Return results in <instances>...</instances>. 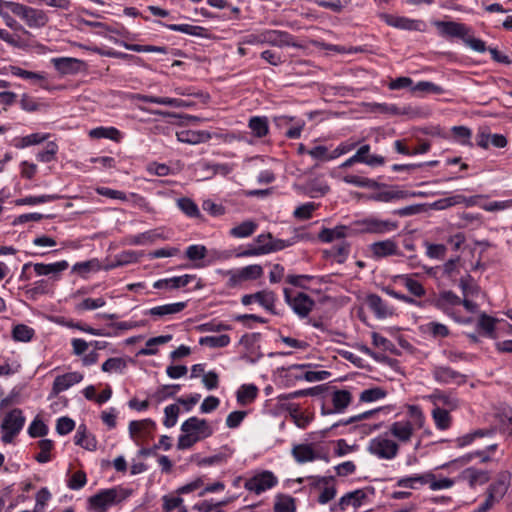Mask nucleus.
Wrapping results in <instances>:
<instances>
[{
  "instance_id": "f257e3e1",
  "label": "nucleus",
  "mask_w": 512,
  "mask_h": 512,
  "mask_svg": "<svg viewBox=\"0 0 512 512\" xmlns=\"http://www.w3.org/2000/svg\"><path fill=\"white\" fill-rule=\"evenodd\" d=\"M332 429L333 428L330 427L311 432L302 443L293 444L291 454L294 460L299 464H304L322 459L325 453L320 442L326 437L328 431Z\"/></svg>"
},
{
  "instance_id": "f03ea898",
  "label": "nucleus",
  "mask_w": 512,
  "mask_h": 512,
  "mask_svg": "<svg viewBox=\"0 0 512 512\" xmlns=\"http://www.w3.org/2000/svg\"><path fill=\"white\" fill-rule=\"evenodd\" d=\"M131 495L132 490L122 486L101 489L87 499L86 508L89 512H108L111 507L121 504Z\"/></svg>"
},
{
  "instance_id": "7ed1b4c3",
  "label": "nucleus",
  "mask_w": 512,
  "mask_h": 512,
  "mask_svg": "<svg viewBox=\"0 0 512 512\" xmlns=\"http://www.w3.org/2000/svg\"><path fill=\"white\" fill-rule=\"evenodd\" d=\"M181 432L177 447L180 450H184L189 449L198 441L210 437L214 431L206 419L193 416L182 423Z\"/></svg>"
},
{
  "instance_id": "20e7f679",
  "label": "nucleus",
  "mask_w": 512,
  "mask_h": 512,
  "mask_svg": "<svg viewBox=\"0 0 512 512\" xmlns=\"http://www.w3.org/2000/svg\"><path fill=\"white\" fill-rule=\"evenodd\" d=\"M243 44L247 45H271L278 48L295 46L293 36L281 30L265 29L256 33H250L243 37Z\"/></svg>"
},
{
  "instance_id": "39448f33",
  "label": "nucleus",
  "mask_w": 512,
  "mask_h": 512,
  "mask_svg": "<svg viewBox=\"0 0 512 512\" xmlns=\"http://www.w3.org/2000/svg\"><path fill=\"white\" fill-rule=\"evenodd\" d=\"M26 423V416L20 408L9 410L3 417L0 424L1 441L4 444H11L23 430Z\"/></svg>"
},
{
  "instance_id": "423d86ee",
  "label": "nucleus",
  "mask_w": 512,
  "mask_h": 512,
  "mask_svg": "<svg viewBox=\"0 0 512 512\" xmlns=\"http://www.w3.org/2000/svg\"><path fill=\"white\" fill-rule=\"evenodd\" d=\"M400 447L396 440H393L386 431L371 438L368 442L367 451L379 460L391 461L399 454Z\"/></svg>"
},
{
  "instance_id": "0eeeda50",
  "label": "nucleus",
  "mask_w": 512,
  "mask_h": 512,
  "mask_svg": "<svg viewBox=\"0 0 512 512\" xmlns=\"http://www.w3.org/2000/svg\"><path fill=\"white\" fill-rule=\"evenodd\" d=\"M284 300L293 313L300 320L308 319L310 312L315 307V301L308 294L284 288Z\"/></svg>"
},
{
  "instance_id": "6e6552de",
  "label": "nucleus",
  "mask_w": 512,
  "mask_h": 512,
  "mask_svg": "<svg viewBox=\"0 0 512 512\" xmlns=\"http://www.w3.org/2000/svg\"><path fill=\"white\" fill-rule=\"evenodd\" d=\"M361 233L384 235L396 231L399 227L398 221L383 219L376 215H369L356 221Z\"/></svg>"
},
{
  "instance_id": "1a4fd4ad",
  "label": "nucleus",
  "mask_w": 512,
  "mask_h": 512,
  "mask_svg": "<svg viewBox=\"0 0 512 512\" xmlns=\"http://www.w3.org/2000/svg\"><path fill=\"white\" fill-rule=\"evenodd\" d=\"M13 15L19 17L31 29L44 28L49 22L46 11L19 3L13 5Z\"/></svg>"
},
{
  "instance_id": "9d476101",
  "label": "nucleus",
  "mask_w": 512,
  "mask_h": 512,
  "mask_svg": "<svg viewBox=\"0 0 512 512\" xmlns=\"http://www.w3.org/2000/svg\"><path fill=\"white\" fill-rule=\"evenodd\" d=\"M223 274L228 277L227 286L237 288L244 282L261 278L264 274V269L260 264H251L241 268L226 270Z\"/></svg>"
},
{
  "instance_id": "9b49d317",
  "label": "nucleus",
  "mask_w": 512,
  "mask_h": 512,
  "mask_svg": "<svg viewBox=\"0 0 512 512\" xmlns=\"http://www.w3.org/2000/svg\"><path fill=\"white\" fill-rule=\"evenodd\" d=\"M353 397L350 391L345 389L334 390L330 394L329 402L323 403L322 415L342 414L352 403Z\"/></svg>"
},
{
  "instance_id": "f8f14e48",
  "label": "nucleus",
  "mask_w": 512,
  "mask_h": 512,
  "mask_svg": "<svg viewBox=\"0 0 512 512\" xmlns=\"http://www.w3.org/2000/svg\"><path fill=\"white\" fill-rule=\"evenodd\" d=\"M416 429L410 419H401L390 423L385 431L400 446L411 442Z\"/></svg>"
},
{
  "instance_id": "ddd939ff",
  "label": "nucleus",
  "mask_w": 512,
  "mask_h": 512,
  "mask_svg": "<svg viewBox=\"0 0 512 512\" xmlns=\"http://www.w3.org/2000/svg\"><path fill=\"white\" fill-rule=\"evenodd\" d=\"M273 123L277 129L285 130L284 134L288 139H299L305 127L303 119L288 115L275 116Z\"/></svg>"
},
{
  "instance_id": "4468645a",
  "label": "nucleus",
  "mask_w": 512,
  "mask_h": 512,
  "mask_svg": "<svg viewBox=\"0 0 512 512\" xmlns=\"http://www.w3.org/2000/svg\"><path fill=\"white\" fill-rule=\"evenodd\" d=\"M84 379V374L79 371H73L64 373L62 375H58L55 377L51 391L48 395V400H52L54 398H57V396L70 389L76 384H79Z\"/></svg>"
},
{
  "instance_id": "2eb2a0df",
  "label": "nucleus",
  "mask_w": 512,
  "mask_h": 512,
  "mask_svg": "<svg viewBox=\"0 0 512 512\" xmlns=\"http://www.w3.org/2000/svg\"><path fill=\"white\" fill-rule=\"evenodd\" d=\"M277 483V477L271 471L266 470L248 479L245 482V488L248 491L254 492L255 494L259 495L273 488L274 486L277 485Z\"/></svg>"
},
{
  "instance_id": "dca6fc26",
  "label": "nucleus",
  "mask_w": 512,
  "mask_h": 512,
  "mask_svg": "<svg viewBox=\"0 0 512 512\" xmlns=\"http://www.w3.org/2000/svg\"><path fill=\"white\" fill-rule=\"evenodd\" d=\"M155 428L156 423L150 418L132 420L128 425L129 437L136 445H140L143 440L151 436Z\"/></svg>"
},
{
  "instance_id": "f3484780",
  "label": "nucleus",
  "mask_w": 512,
  "mask_h": 512,
  "mask_svg": "<svg viewBox=\"0 0 512 512\" xmlns=\"http://www.w3.org/2000/svg\"><path fill=\"white\" fill-rule=\"evenodd\" d=\"M276 294L268 289L260 290L254 294H245L241 298V303L248 306L257 302L266 311L275 314Z\"/></svg>"
},
{
  "instance_id": "a211bd4d",
  "label": "nucleus",
  "mask_w": 512,
  "mask_h": 512,
  "mask_svg": "<svg viewBox=\"0 0 512 512\" xmlns=\"http://www.w3.org/2000/svg\"><path fill=\"white\" fill-rule=\"evenodd\" d=\"M369 251L374 260L402 255L397 242L391 238L373 242L369 245Z\"/></svg>"
},
{
  "instance_id": "6ab92c4d",
  "label": "nucleus",
  "mask_w": 512,
  "mask_h": 512,
  "mask_svg": "<svg viewBox=\"0 0 512 512\" xmlns=\"http://www.w3.org/2000/svg\"><path fill=\"white\" fill-rule=\"evenodd\" d=\"M433 379L442 385H461L466 382V376L449 366L440 365L432 369Z\"/></svg>"
},
{
  "instance_id": "aec40b11",
  "label": "nucleus",
  "mask_w": 512,
  "mask_h": 512,
  "mask_svg": "<svg viewBox=\"0 0 512 512\" xmlns=\"http://www.w3.org/2000/svg\"><path fill=\"white\" fill-rule=\"evenodd\" d=\"M384 20L387 25L400 30L423 32L426 29L424 21L411 19L405 16L387 14L384 16Z\"/></svg>"
},
{
  "instance_id": "412c9836",
  "label": "nucleus",
  "mask_w": 512,
  "mask_h": 512,
  "mask_svg": "<svg viewBox=\"0 0 512 512\" xmlns=\"http://www.w3.org/2000/svg\"><path fill=\"white\" fill-rule=\"evenodd\" d=\"M490 479L489 472L484 469L468 467L462 470L457 476L458 482H466L470 488L484 485Z\"/></svg>"
},
{
  "instance_id": "4be33fe9",
  "label": "nucleus",
  "mask_w": 512,
  "mask_h": 512,
  "mask_svg": "<svg viewBox=\"0 0 512 512\" xmlns=\"http://www.w3.org/2000/svg\"><path fill=\"white\" fill-rule=\"evenodd\" d=\"M461 298L452 291H443L434 301V306L448 317H452L457 311L455 308L461 305Z\"/></svg>"
},
{
  "instance_id": "5701e85b",
  "label": "nucleus",
  "mask_w": 512,
  "mask_h": 512,
  "mask_svg": "<svg viewBox=\"0 0 512 512\" xmlns=\"http://www.w3.org/2000/svg\"><path fill=\"white\" fill-rule=\"evenodd\" d=\"M309 366L306 364H295L288 367V371L297 379H304L307 382H317L325 380L329 376V372L325 370L311 371L307 370Z\"/></svg>"
},
{
  "instance_id": "b1692460",
  "label": "nucleus",
  "mask_w": 512,
  "mask_h": 512,
  "mask_svg": "<svg viewBox=\"0 0 512 512\" xmlns=\"http://www.w3.org/2000/svg\"><path fill=\"white\" fill-rule=\"evenodd\" d=\"M69 267L66 260L54 263H33V270L36 276H48L55 280L59 279L60 274Z\"/></svg>"
},
{
  "instance_id": "393cba45",
  "label": "nucleus",
  "mask_w": 512,
  "mask_h": 512,
  "mask_svg": "<svg viewBox=\"0 0 512 512\" xmlns=\"http://www.w3.org/2000/svg\"><path fill=\"white\" fill-rule=\"evenodd\" d=\"M186 306V302L168 303L147 309L144 314L153 317L155 320L166 319L171 315L180 313Z\"/></svg>"
},
{
  "instance_id": "a878e982",
  "label": "nucleus",
  "mask_w": 512,
  "mask_h": 512,
  "mask_svg": "<svg viewBox=\"0 0 512 512\" xmlns=\"http://www.w3.org/2000/svg\"><path fill=\"white\" fill-rule=\"evenodd\" d=\"M366 303L377 319H386L394 314L393 307L377 294H369Z\"/></svg>"
},
{
  "instance_id": "bb28decb",
  "label": "nucleus",
  "mask_w": 512,
  "mask_h": 512,
  "mask_svg": "<svg viewBox=\"0 0 512 512\" xmlns=\"http://www.w3.org/2000/svg\"><path fill=\"white\" fill-rule=\"evenodd\" d=\"M434 407H441L447 410H456L459 407V399L452 393L444 392L441 390H434L431 394L426 396Z\"/></svg>"
},
{
  "instance_id": "cd10ccee",
  "label": "nucleus",
  "mask_w": 512,
  "mask_h": 512,
  "mask_svg": "<svg viewBox=\"0 0 512 512\" xmlns=\"http://www.w3.org/2000/svg\"><path fill=\"white\" fill-rule=\"evenodd\" d=\"M158 239H167L160 228L151 229L135 235H128L125 239L128 245L142 246L154 243Z\"/></svg>"
},
{
  "instance_id": "c85d7f7f",
  "label": "nucleus",
  "mask_w": 512,
  "mask_h": 512,
  "mask_svg": "<svg viewBox=\"0 0 512 512\" xmlns=\"http://www.w3.org/2000/svg\"><path fill=\"white\" fill-rule=\"evenodd\" d=\"M55 69L62 75L77 74L81 70L84 62L73 57H56L51 59Z\"/></svg>"
},
{
  "instance_id": "c756f323",
  "label": "nucleus",
  "mask_w": 512,
  "mask_h": 512,
  "mask_svg": "<svg viewBox=\"0 0 512 512\" xmlns=\"http://www.w3.org/2000/svg\"><path fill=\"white\" fill-rule=\"evenodd\" d=\"M366 494L363 490L357 489L343 495L332 507V511H345L348 507L358 508L362 505Z\"/></svg>"
},
{
  "instance_id": "7c9ffc66",
  "label": "nucleus",
  "mask_w": 512,
  "mask_h": 512,
  "mask_svg": "<svg viewBox=\"0 0 512 512\" xmlns=\"http://www.w3.org/2000/svg\"><path fill=\"white\" fill-rule=\"evenodd\" d=\"M435 26L441 36L464 39L468 35V29L464 24L453 21H437Z\"/></svg>"
},
{
  "instance_id": "2f4dec72",
  "label": "nucleus",
  "mask_w": 512,
  "mask_h": 512,
  "mask_svg": "<svg viewBox=\"0 0 512 512\" xmlns=\"http://www.w3.org/2000/svg\"><path fill=\"white\" fill-rule=\"evenodd\" d=\"M416 195H420V193H409L405 190L385 188L371 194L369 199L377 202L390 203L395 200L405 199Z\"/></svg>"
},
{
  "instance_id": "473e14b6",
  "label": "nucleus",
  "mask_w": 512,
  "mask_h": 512,
  "mask_svg": "<svg viewBox=\"0 0 512 512\" xmlns=\"http://www.w3.org/2000/svg\"><path fill=\"white\" fill-rule=\"evenodd\" d=\"M195 279V276L184 274L181 276H173L170 278L159 279L154 282L155 289L173 290L187 286Z\"/></svg>"
},
{
  "instance_id": "72a5a7b5",
  "label": "nucleus",
  "mask_w": 512,
  "mask_h": 512,
  "mask_svg": "<svg viewBox=\"0 0 512 512\" xmlns=\"http://www.w3.org/2000/svg\"><path fill=\"white\" fill-rule=\"evenodd\" d=\"M370 150L369 144L361 145L354 154L357 162L370 167L382 166L385 163V158L381 155L371 154Z\"/></svg>"
},
{
  "instance_id": "f704fd0d",
  "label": "nucleus",
  "mask_w": 512,
  "mask_h": 512,
  "mask_svg": "<svg viewBox=\"0 0 512 512\" xmlns=\"http://www.w3.org/2000/svg\"><path fill=\"white\" fill-rule=\"evenodd\" d=\"M512 473L508 470L501 471L498 473L497 478L494 483H492L488 489V492L501 500L511 483Z\"/></svg>"
},
{
  "instance_id": "c9c22d12",
  "label": "nucleus",
  "mask_w": 512,
  "mask_h": 512,
  "mask_svg": "<svg viewBox=\"0 0 512 512\" xmlns=\"http://www.w3.org/2000/svg\"><path fill=\"white\" fill-rule=\"evenodd\" d=\"M333 477H318L314 484L321 488V492L318 496V502L320 504H327L336 496V488L333 484Z\"/></svg>"
},
{
  "instance_id": "e433bc0d",
  "label": "nucleus",
  "mask_w": 512,
  "mask_h": 512,
  "mask_svg": "<svg viewBox=\"0 0 512 512\" xmlns=\"http://www.w3.org/2000/svg\"><path fill=\"white\" fill-rule=\"evenodd\" d=\"M350 228L345 225H338L333 228H324L320 231L318 237L322 242L332 243L334 241L345 240L350 235Z\"/></svg>"
},
{
  "instance_id": "4c0bfd02",
  "label": "nucleus",
  "mask_w": 512,
  "mask_h": 512,
  "mask_svg": "<svg viewBox=\"0 0 512 512\" xmlns=\"http://www.w3.org/2000/svg\"><path fill=\"white\" fill-rule=\"evenodd\" d=\"M351 245L346 240H342L333 244L329 249L325 250L328 258L333 259L335 262L342 264L349 257Z\"/></svg>"
},
{
  "instance_id": "58836bf2",
  "label": "nucleus",
  "mask_w": 512,
  "mask_h": 512,
  "mask_svg": "<svg viewBox=\"0 0 512 512\" xmlns=\"http://www.w3.org/2000/svg\"><path fill=\"white\" fill-rule=\"evenodd\" d=\"M421 333L433 339H442L449 336V328L439 322L430 321L419 326Z\"/></svg>"
},
{
  "instance_id": "ea45409f",
  "label": "nucleus",
  "mask_w": 512,
  "mask_h": 512,
  "mask_svg": "<svg viewBox=\"0 0 512 512\" xmlns=\"http://www.w3.org/2000/svg\"><path fill=\"white\" fill-rule=\"evenodd\" d=\"M414 276V274H401L396 278L409 291V293L414 297L421 298L426 295V289L422 283L415 279Z\"/></svg>"
},
{
  "instance_id": "a19ab883",
  "label": "nucleus",
  "mask_w": 512,
  "mask_h": 512,
  "mask_svg": "<svg viewBox=\"0 0 512 512\" xmlns=\"http://www.w3.org/2000/svg\"><path fill=\"white\" fill-rule=\"evenodd\" d=\"M458 482L457 478L452 479L427 471V485L432 491L447 490L452 488Z\"/></svg>"
},
{
  "instance_id": "79ce46f5",
  "label": "nucleus",
  "mask_w": 512,
  "mask_h": 512,
  "mask_svg": "<svg viewBox=\"0 0 512 512\" xmlns=\"http://www.w3.org/2000/svg\"><path fill=\"white\" fill-rule=\"evenodd\" d=\"M89 136L94 139H110L114 142H121L124 138V134L115 127L100 126L89 131Z\"/></svg>"
},
{
  "instance_id": "37998d69",
  "label": "nucleus",
  "mask_w": 512,
  "mask_h": 512,
  "mask_svg": "<svg viewBox=\"0 0 512 512\" xmlns=\"http://www.w3.org/2000/svg\"><path fill=\"white\" fill-rule=\"evenodd\" d=\"M178 141L187 144H199L211 139V134L207 131L182 130L177 133Z\"/></svg>"
},
{
  "instance_id": "c03bdc74",
  "label": "nucleus",
  "mask_w": 512,
  "mask_h": 512,
  "mask_svg": "<svg viewBox=\"0 0 512 512\" xmlns=\"http://www.w3.org/2000/svg\"><path fill=\"white\" fill-rule=\"evenodd\" d=\"M452 410H447L442 407H433L431 411V416L434 421L436 429L440 431L448 430L452 425V417L450 412Z\"/></svg>"
},
{
  "instance_id": "a18cd8bd",
  "label": "nucleus",
  "mask_w": 512,
  "mask_h": 512,
  "mask_svg": "<svg viewBox=\"0 0 512 512\" xmlns=\"http://www.w3.org/2000/svg\"><path fill=\"white\" fill-rule=\"evenodd\" d=\"M248 128L256 138H263L269 133V121L266 116H252L248 120Z\"/></svg>"
},
{
  "instance_id": "49530a36",
  "label": "nucleus",
  "mask_w": 512,
  "mask_h": 512,
  "mask_svg": "<svg viewBox=\"0 0 512 512\" xmlns=\"http://www.w3.org/2000/svg\"><path fill=\"white\" fill-rule=\"evenodd\" d=\"M13 5H19L18 2L0 0V17L3 19L5 25L11 29L18 30L22 26L12 16Z\"/></svg>"
},
{
  "instance_id": "de8ad7c7",
  "label": "nucleus",
  "mask_w": 512,
  "mask_h": 512,
  "mask_svg": "<svg viewBox=\"0 0 512 512\" xmlns=\"http://www.w3.org/2000/svg\"><path fill=\"white\" fill-rule=\"evenodd\" d=\"M396 485L401 488L418 489L427 485V472L400 477L397 479Z\"/></svg>"
},
{
  "instance_id": "09e8293b",
  "label": "nucleus",
  "mask_w": 512,
  "mask_h": 512,
  "mask_svg": "<svg viewBox=\"0 0 512 512\" xmlns=\"http://www.w3.org/2000/svg\"><path fill=\"white\" fill-rule=\"evenodd\" d=\"M101 264L98 259L77 262L72 266V272L77 273L81 278L87 279L90 273L98 272Z\"/></svg>"
},
{
  "instance_id": "8fccbe9b",
  "label": "nucleus",
  "mask_w": 512,
  "mask_h": 512,
  "mask_svg": "<svg viewBox=\"0 0 512 512\" xmlns=\"http://www.w3.org/2000/svg\"><path fill=\"white\" fill-rule=\"evenodd\" d=\"M340 180L346 184L353 185L355 187H360V188L376 189L381 186L377 181H375L373 179L355 175V174L344 175V176L340 177Z\"/></svg>"
},
{
  "instance_id": "3c124183",
  "label": "nucleus",
  "mask_w": 512,
  "mask_h": 512,
  "mask_svg": "<svg viewBox=\"0 0 512 512\" xmlns=\"http://www.w3.org/2000/svg\"><path fill=\"white\" fill-rule=\"evenodd\" d=\"M258 395V388L254 384H243L241 385L237 392V402L240 405H247L252 403Z\"/></svg>"
},
{
  "instance_id": "603ef678",
  "label": "nucleus",
  "mask_w": 512,
  "mask_h": 512,
  "mask_svg": "<svg viewBox=\"0 0 512 512\" xmlns=\"http://www.w3.org/2000/svg\"><path fill=\"white\" fill-rule=\"evenodd\" d=\"M258 225L253 220H246L230 229V236L238 239L251 236L257 229Z\"/></svg>"
},
{
  "instance_id": "864d4df0",
  "label": "nucleus",
  "mask_w": 512,
  "mask_h": 512,
  "mask_svg": "<svg viewBox=\"0 0 512 512\" xmlns=\"http://www.w3.org/2000/svg\"><path fill=\"white\" fill-rule=\"evenodd\" d=\"M49 133H32L26 136L21 137L17 142L15 143V147L18 149H25L30 146L39 145L45 141H47L50 138Z\"/></svg>"
},
{
  "instance_id": "5fc2aeb1",
  "label": "nucleus",
  "mask_w": 512,
  "mask_h": 512,
  "mask_svg": "<svg viewBox=\"0 0 512 512\" xmlns=\"http://www.w3.org/2000/svg\"><path fill=\"white\" fill-rule=\"evenodd\" d=\"M305 190L310 197H320L329 191L327 183L320 178H313L306 182Z\"/></svg>"
},
{
  "instance_id": "6e6d98bb",
  "label": "nucleus",
  "mask_w": 512,
  "mask_h": 512,
  "mask_svg": "<svg viewBox=\"0 0 512 512\" xmlns=\"http://www.w3.org/2000/svg\"><path fill=\"white\" fill-rule=\"evenodd\" d=\"M255 242L258 248L265 247L269 249V254L285 247L282 240H274L271 234H259L255 238Z\"/></svg>"
},
{
  "instance_id": "4d7b16f0",
  "label": "nucleus",
  "mask_w": 512,
  "mask_h": 512,
  "mask_svg": "<svg viewBox=\"0 0 512 512\" xmlns=\"http://www.w3.org/2000/svg\"><path fill=\"white\" fill-rule=\"evenodd\" d=\"M273 510L274 512H295V499L290 495L278 494L275 496Z\"/></svg>"
},
{
  "instance_id": "13d9d810",
  "label": "nucleus",
  "mask_w": 512,
  "mask_h": 512,
  "mask_svg": "<svg viewBox=\"0 0 512 512\" xmlns=\"http://www.w3.org/2000/svg\"><path fill=\"white\" fill-rule=\"evenodd\" d=\"M387 391L381 387H371L364 389L359 395L360 403H373L384 399Z\"/></svg>"
},
{
  "instance_id": "bf43d9fd",
  "label": "nucleus",
  "mask_w": 512,
  "mask_h": 512,
  "mask_svg": "<svg viewBox=\"0 0 512 512\" xmlns=\"http://www.w3.org/2000/svg\"><path fill=\"white\" fill-rule=\"evenodd\" d=\"M59 199L58 195L55 194H44L38 196H26L16 200L17 206H35L43 203L52 202Z\"/></svg>"
},
{
  "instance_id": "052dcab7",
  "label": "nucleus",
  "mask_w": 512,
  "mask_h": 512,
  "mask_svg": "<svg viewBox=\"0 0 512 512\" xmlns=\"http://www.w3.org/2000/svg\"><path fill=\"white\" fill-rule=\"evenodd\" d=\"M35 335L32 327L25 324H17L12 329V338L17 342H29Z\"/></svg>"
},
{
  "instance_id": "680f3d73",
  "label": "nucleus",
  "mask_w": 512,
  "mask_h": 512,
  "mask_svg": "<svg viewBox=\"0 0 512 512\" xmlns=\"http://www.w3.org/2000/svg\"><path fill=\"white\" fill-rule=\"evenodd\" d=\"M127 367V362L122 357L108 358L101 366V370L105 373L122 374Z\"/></svg>"
},
{
  "instance_id": "e2e57ef3",
  "label": "nucleus",
  "mask_w": 512,
  "mask_h": 512,
  "mask_svg": "<svg viewBox=\"0 0 512 512\" xmlns=\"http://www.w3.org/2000/svg\"><path fill=\"white\" fill-rule=\"evenodd\" d=\"M177 207L190 218H199L201 216L198 205L188 197H182L177 200Z\"/></svg>"
},
{
  "instance_id": "0e129e2a",
  "label": "nucleus",
  "mask_w": 512,
  "mask_h": 512,
  "mask_svg": "<svg viewBox=\"0 0 512 512\" xmlns=\"http://www.w3.org/2000/svg\"><path fill=\"white\" fill-rule=\"evenodd\" d=\"M199 344L210 348H223L230 344V337L227 334L205 336L199 339Z\"/></svg>"
},
{
  "instance_id": "69168bd1",
  "label": "nucleus",
  "mask_w": 512,
  "mask_h": 512,
  "mask_svg": "<svg viewBox=\"0 0 512 512\" xmlns=\"http://www.w3.org/2000/svg\"><path fill=\"white\" fill-rule=\"evenodd\" d=\"M307 154L317 162H329L334 160L332 150L324 145H316L310 148Z\"/></svg>"
},
{
  "instance_id": "338daca9",
  "label": "nucleus",
  "mask_w": 512,
  "mask_h": 512,
  "mask_svg": "<svg viewBox=\"0 0 512 512\" xmlns=\"http://www.w3.org/2000/svg\"><path fill=\"white\" fill-rule=\"evenodd\" d=\"M58 150L56 142L48 141L45 148L36 154V159L42 163H50L55 160Z\"/></svg>"
},
{
  "instance_id": "774afa93",
  "label": "nucleus",
  "mask_w": 512,
  "mask_h": 512,
  "mask_svg": "<svg viewBox=\"0 0 512 512\" xmlns=\"http://www.w3.org/2000/svg\"><path fill=\"white\" fill-rule=\"evenodd\" d=\"M163 509L165 512H173L175 510L187 512L183 506V499L176 495H165L163 497Z\"/></svg>"
}]
</instances>
